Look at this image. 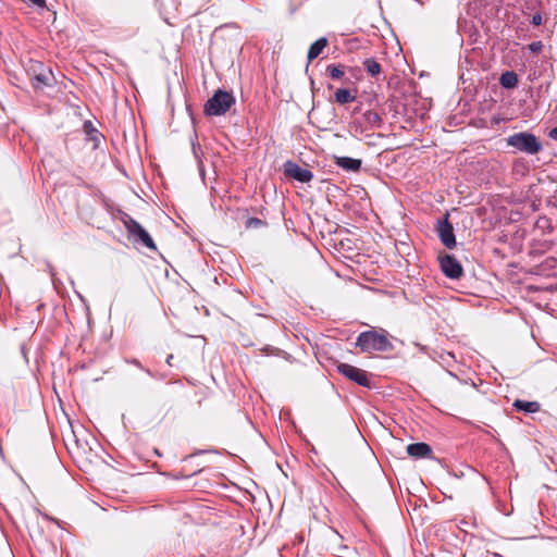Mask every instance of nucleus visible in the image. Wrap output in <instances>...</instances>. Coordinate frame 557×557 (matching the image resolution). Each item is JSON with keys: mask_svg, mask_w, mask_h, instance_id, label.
Listing matches in <instances>:
<instances>
[{"mask_svg": "<svg viewBox=\"0 0 557 557\" xmlns=\"http://www.w3.org/2000/svg\"><path fill=\"white\" fill-rule=\"evenodd\" d=\"M356 346L360 348L362 352H374V351H392L394 346L388 339V333L385 330L364 331L357 337Z\"/></svg>", "mask_w": 557, "mask_h": 557, "instance_id": "f257e3e1", "label": "nucleus"}, {"mask_svg": "<svg viewBox=\"0 0 557 557\" xmlns=\"http://www.w3.org/2000/svg\"><path fill=\"white\" fill-rule=\"evenodd\" d=\"M506 141L509 147L527 154H536L543 149L539 138L528 132L515 133L507 137Z\"/></svg>", "mask_w": 557, "mask_h": 557, "instance_id": "f03ea898", "label": "nucleus"}, {"mask_svg": "<svg viewBox=\"0 0 557 557\" xmlns=\"http://www.w3.org/2000/svg\"><path fill=\"white\" fill-rule=\"evenodd\" d=\"M235 103L232 92L219 89L205 103L203 112L209 116H220L225 114Z\"/></svg>", "mask_w": 557, "mask_h": 557, "instance_id": "7ed1b4c3", "label": "nucleus"}, {"mask_svg": "<svg viewBox=\"0 0 557 557\" xmlns=\"http://www.w3.org/2000/svg\"><path fill=\"white\" fill-rule=\"evenodd\" d=\"M125 227L128 233L136 237V239L149 249H156V245L149 233L134 219L127 216L124 221Z\"/></svg>", "mask_w": 557, "mask_h": 557, "instance_id": "20e7f679", "label": "nucleus"}, {"mask_svg": "<svg viewBox=\"0 0 557 557\" xmlns=\"http://www.w3.org/2000/svg\"><path fill=\"white\" fill-rule=\"evenodd\" d=\"M337 371L360 386H363V387L370 386L369 376H368L367 372L362 369H359V368L348 364V363H339L337 366Z\"/></svg>", "mask_w": 557, "mask_h": 557, "instance_id": "39448f33", "label": "nucleus"}, {"mask_svg": "<svg viewBox=\"0 0 557 557\" xmlns=\"http://www.w3.org/2000/svg\"><path fill=\"white\" fill-rule=\"evenodd\" d=\"M436 232H437V235H438L442 244L446 248L453 249L456 246V237L454 234V227H453V224L448 220V213H446L443 219L437 221Z\"/></svg>", "mask_w": 557, "mask_h": 557, "instance_id": "423d86ee", "label": "nucleus"}, {"mask_svg": "<svg viewBox=\"0 0 557 557\" xmlns=\"http://www.w3.org/2000/svg\"><path fill=\"white\" fill-rule=\"evenodd\" d=\"M283 169H284V174L287 177L294 178L300 183H308L313 177V174L310 170L302 168L299 164H297L296 162L290 161V160L286 161L283 164Z\"/></svg>", "mask_w": 557, "mask_h": 557, "instance_id": "0eeeda50", "label": "nucleus"}, {"mask_svg": "<svg viewBox=\"0 0 557 557\" xmlns=\"http://www.w3.org/2000/svg\"><path fill=\"white\" fill-rule=\"evenodd\" d=\"M440 265L443 273L451 280H458L463 273L460 262L450 255L441 257Z\"/></svg>", "mask_w": 557, "mask_h": 557, "instance_id": "6e6552de", "label": "nucleus"}, {"mask_svg": "<svg viewBox=\"0 0 557 557\" xmlns=\"http://www.w3.org/2000/svg\"><path fill=\"white\" fill-rule=\"evenodd\" d=\"M40 69L41 71L34 76L30 77L32 86L35 89H42L45 86H50L52 81V72L51 70L42 69V63L36 62L34 64V70Z\"/></svg>", "mask_w": 557, "mask_h": 557, "instance_id": "1a4fd4ad", "label": "nucleus"}, {"mask_svg": "<svg viewBox=\"0 0 557 557\" xmlns=\"http://www.w3.org/2000/svg\"><path fill=\"white\" fill-rule=\"evenodd\" d=\"M407 453L409 456L420 459L430 457L432 449L426 443H414L407 446Z\"/></svg>", "mask_w": 557, "mask_h": 557, "instance_id": "9d476101", "label": "nucleus"}, {"mask_svg": "<svg viewBox=\"0 0 557 557\" xmlns=\"http://www.w3.org/2000/svg\"><path fill=\"white\" fill-rule=\"evenodd\" d=\"M339 168L348 172H357L361 168V160L350 157H337L335 162Z\"/></svg>", "mask_w": 557, "mask_h": 557, "instance_id": "9b49d317", "label": "nucleus"}, {"mask_svg": "<svg viewBox=\"0 0 557 557\" xmlns=\"http://www.w3.org/2000/svg\"><path fill=\"white\" fill-rule=\"evenodd\" d=\"M327 46V39L325 37H321L318 40H315L311 46L309 47L307 59L309 62L317 59L324 48Z\"/></svg>", "mask_w": 557, "mask_h": 557, "instance_id": "f8f14e48", "label": "nucleus"}, {"mask_svg": "<svg viewBox=\"0 0 557 557\" xmlns=\"http://www.w3.org/2000/svg\"><path fill=\"white\" fill-rule=\"evenodd\" d=\"M362 117H363V124H364L366 128H369V129L377 128L382 124V117L375 111L368 110L363 113Z\"/></svg>", "mask_w": 557, "mask_h": 557, "instance_id": "ddd939ff", "label": "nucleus"}, {"mask_svg": "<svg viewBox=\"0 0 557 557\" xmlns=\"http://www.w3.org/2000/svg\"><path fill=\"white\" fill-rule=\"evenodd\" d=\"M518 75L513 71H506L500 75L499 83L506 89H512L518 85Z\"/></svg>", "mask_w": 557, "mask_h": 557, "instance_id": "4468645a", "label": "nucleus"}, {"mask_svg": "<svg viewBox=\"0 0 557 557\" xmlns=\"http://www.w3.org/2000/svg\"><path fill=\"white\" fill-rule=\"evenodd\" d=\"M513 407L517 410L524 411L528 413L537 412V411H540V408H541V406L537 401H527V400H521V399L515 400Z\"/></svg>", "mask_w": 557, "mask_h": 557, "instance_id": "2eb2a0df", "label": "nucleus"}, {"mask_svg": "<svg viewBox=\"0 0 557 557\" xmlns=\"http://www.w3.org/2000/svg\"><path fill=\"white\" fill-rule=\"evenodd\" d=\"M334 99L338 104H346L352 102L356 97L351 94L349 89L339 88L334 94Z\"/></svg>", "mask_w": 557, "mask_h": 557, "instance_id": "dca6fc26", "label": "nucleus"}, {"mask_svg": "<svg viewBox=\"0 0 557 557\" xmlns=\"http://www.w3.org/2000/svg\"><path fill=\"white\" fill-rule=\"evenodd\" d=\"M363 66L366 71L373 77L380 75L382 72L381 64L374 58L366 59L363 61Z\"/></svg>", "mask_w": 557, "mask_h": 557, "instance_id": "f3484780", "label": "nucleus"}, {"mask_svg": "<svg viewBox=\"0 0 557 557\" xmlns=\"http://www.w3.org/2000/svg\"><path fill=\"white\" fill-rule=\"evenodd\" d=\"M343 64H330L326 67V73L332 79H341L345 74Z\"/></svg>", "mask_w": 557, "mask_h": 557, "instance_id": "a211bd4d", "label": "nucleus"}, {"mask_svg": "<svg viewBox=\"0 0 557 557\" xmlns=\"http://www.w3.org/2000/svg\"><path fill=\"white\" fill-rule=\"evenodd\" d=\"M196 139H197V135L195 134L194 138H191V150H193V154H194L195 159L198 161V164L202 165V160H201L202 150H201V146L196 141Z\"/></svg>", "mask_w": 557, "mask_h": 557, "instance_id": "6ab92c4d", "label": "nucleus"}, {"mask_svg": "<svg viewBox=\"0 0 557 557\" xmlns=\"http://www.w3.org/2000/svg\"><path fill=\"white\" fill-rule=\"evenodd\" d=\"M245 225L247 228H258L263 225V221L258 218H249Z\"/></svg>", "mask_w": 557, "mask_h": 557, "instance_id": "aec40b11", "label": "nucleus"}, {"mask_svg": "<svg viewBox=\"0 0 557 557\" xmlns=\"http://www.w3.org/2000/svg\"><path fill=\"white\" fill-rule=\"evenodd\" d=\"M529 50L533 53H539L542 51L543 49V44L542 41H533L531 42L529 46H528Z\"/></svg>", "mask_w": 557, "mask_h": 557, "instance_id": "412c9836", "label": "nucleus"}, {"mask_svg": "<svg viewBox=\"0 0 557 557\" xmlns=\"http://www.w3.org/2000/svg\"><path fill=\"white\" fill-rule=\"evenodd\" d=\"M131 364H134L136 367H138L139 369L144 370L149 376L153 377L154 374L152 373V371H150L149 369H145L141 363L137 360V359H133L131 361H128Z\"/></svg>", "mask_w": 557, "mask_h": 557, "instance_id": "4be33fe9", "label": "nucleus"}, {"mask_svg": "<svg viewBox=\"0 0 557 557\" xmlns=\"http://www.w3.org/2000/svg\"><path fill=\"white\" fill-rule=\"evenodd\" d=\"M531 23L534 25V26H540L542 25L543 23V17L540 13H535L533 16H532V20H531Z\"/></svg>", "mask_w": 557, "mask_h": 557, "instance_id": "5701e85b", "label": "nucleus"}, {"mask_svg": "<svg viewBox=\"0 0 557 557\" xmlns=\"http://www.w3.org/2000/svg\"><path fill=\"white\" fill-rule=\"evenodd\" d=\"M33 4L39 7V8H42L45 7L46 4V1L45 0H29Z\"/></svg>", "mask_w": 557, "mask_h": 557, "instance_id": "b1692460", "label": "nucleus"}, {"mask_svg": "<svg viewBox=\"0 0 557 557\" xmlns=\"http://www.w3.org/2000/svg\"><path fill=\"white\" fill-rule=\"evenodd\" d=\"M549 137L554 140H557V126L549 132Z\"/></svg>", "mask_w": 557, "mask_h": 557, "instance_id": "393cba45", "label": "nucleus"}, {"mask_svg": "<svg viewBox=\"0 0 557 557\" xmlns=\"http://www.w3.org/2000/svg\"><path fill=\"white\" fill-rule=\"evenodd\" d=\"M172 359H173V355H169V356L166 357V363H168L169 366H172V362H171V361H172Z\"/></svg>", "mask_w": 557, "mask_h": 557, "instance_id": "a878e982", "label": "nucleus"}]
</instances>
